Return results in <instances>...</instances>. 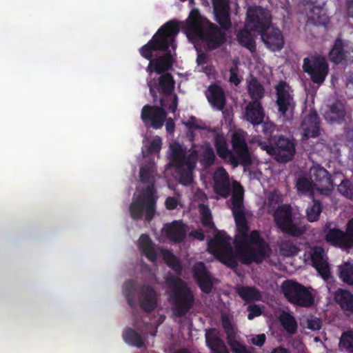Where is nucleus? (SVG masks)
<instances>
[{"mask_svg": "<svg viewBox=\"0 0 353 353\" xmlns=\"http://www.w3.org/2000/svg\"><path fill=\"white\" fill-rule=\"evenodd\" d=\"M232 186L230 208L238 231L234 241L238 257L245 265H250L253 262L261 263L268 256L270 246L261 236L258 230H252L248 234L249 226L244 212L243 187L236 181H232Z\"/></svg>", "mask_w": 353, "mask_h": 353, "instance_id": "obj_1", "label": "nucleus"}, {"mask_svg": "<svg viewBox=\"0 0 353 353\" xmlns=\"http://www.w3.org/2000/svg\"><path fill=\"white\" fill-rule=\"evenodd\" d=\"M251 19L248 26L256 32L262 41L270 50L280 51L284 46V38L280 29L272 26V17L269 12L261 6L254 7L250 11Z\"/></svg>", "mask_w": 353, "mask_h": 353, "instance_id": "obj_2", "label": "nucleus"}, {"mask_svg": "<svg viewBox=\"0 0 353 353\" xmlns=\"http://www.w3.org/2000/svg\"><path fill=\"white\" fill-rule=\"evenodd\" d=\"M179 32V24L174 21H169L163 24L152 39L139 49L141 55L150 61L146 68V71L150 74L154 71L153 52L155 51H166L170 46L174 48L172 43Z\"/></svg>", "mask_w": 353, "mask_h": 353, "instance_id": "obj_3", "label": "nucleus"}, {"mask_svg": "<svg viewBox=\"0 0 353 353\" xmlns=\"http://www.w3.org/2000/svg\"><path fill=\"white\" fill-rule=\"evenodd\" d=\"M166 282L172 288L169 301L172 306L173 314L176 317H183L192 309L195 297L191 288L179 276L169 277Z\"/></svg>", "mask_w": 353, "mask_h": 353, "instance_id": "obj_4", "label": "nucleus"}, {"mask_svg": "<svg viewBox=\"0 0 353 353\" xmlns=\"http://www.w3.org/2000/svg\"><path fill=\"white\" fill-rule=\"evenodd\" d=\"M123 293L128 305L132 308L136 306V294L141 309L145 313L152 312L157 306V293L150 285L143 284L137 288L136 281L129 279L123 284Z\"/></svg>", "mask_w": 353, "mask_h": 353, "instance_id": "obj_5", "label": "nucleus"}, {"mask_svg": "<svg viewBox=\"0 0 353 353\" xmlns=\"http://www.w3.org/2000/svg\"><path fill=\"white\" fill-rule=\"evenodd\" d=\"M225 30H222L216 24L207 21L203 26L199 20H194L188 26V36L194 39L205 42L209 50H212L220 48L226 41Z\"/></svg>", "mask_w": 353, "mask_h": 353, "instance_id": "obj_6", "label": "nucleus"}, {"mask_svg": "<svg viewBox=\"0 0 353 353\" xmlns=\"http://www.w3.org/2000/svg\"><path fill=\"white\" fill-rule=\"evenodd\" d=\"M152 185L146 186L138 196L133 199L129 206V213L133 220L143 219L150 223L156 213L157 197Z\"/></svg>", "mask_w": 353, "mask_h": 353, "instance_id": "obj_7", "label": "nucleus"}, {"mask_svg": "<svg viewBox=\"0 0 353 353\" xmlns=\"http://www.w3.org/2000/svg\"><path fill=\"white\" fill-rule=\"evenodd\" d=\"M230 237L223 231H219L208 243V251L222 263L231 269L238 266L237 258L230 244Z\"/></svg>", "mask_w": 353, "mask_h": 353, "instance_id": "obj_8", "label": "nucleus"}, {"mask_svg": "<svg viewBox=\"0 0 353 353\" xmlns=\"http://www.w3.org/2000/svg\"><path fill=\"white\" fill-rule=\"evenodd\" d=\"M260 145L263 150L274 157V159L281 163L291 161L296 154V140L283 135L274 137L272 143H264Z\"/></svg>", "mask_w": 353, "mask_h": 353, "instance_id": "obj_9", "label": "nucleus"}, {"mask_svg": "<svg viewBox=\"0 0 353 353\" xmlns=\"http://www.w3.org/2000/svg\"><path fill=\"white\" fill-rule=\"evenodd\" d=\"M281 291L285 298L294 305L310 307L314 303L312 292L296 281L289 279L284 281L281 284Z\"/></svg>", "mask_w": 353, "mask_h": 353, "instance_id": "obj_10", "label": "nucleus"}, {"mask_svg": "<svg viewBox=\"0 0 353 353\" xmlns=\"http://www.w3.org/2000/svg\"><path fill=\"white\" fill-rule=\"evenodd\" d=\"M274 88L278 113L283 120L289 121L292 118L296 107L293 94L290 92V87L285 81H281Z\"/></svg>", "mask_w": 353, "mask_h": 353, "instance_id": "obj_11", "label": "nucleus"}, {"mask_svg": "<svg viewBox=\"0 0 353 353\" xmlns=\"http://www.w3.org/2000/svg\"><path fill=\"white\" fill-rule=\"evenodd\" d=\"M276 226L284 233L291 236L299 237L305 232L304 227H300L293 221L292 212L289 205L279 207L274 213Z\"/></svg>", "mask_w": 353, "mask_h": 353, "instance_id": "obj_12", "label": "nucleus"}, {"mask_svg": "<svg viewBox=\"0 0 353 353\" xmlns=\"http://www.w3.org/2000/svg\"><path fill=\"white\" fill-rule=\"evenodd\" d=\"M303 69L310 75L311 81L316 84H322L329 72L328 64L325 59L318 56L303 59Z\"/></svg>", "mask_w": 353, "mask_h": 353, "instance_id": "obj_13", "label": "nucleus"}, {"mask_svg": "<svg viewBox=\"0 0 353 353\" xmlns=\"http://www.w3.org/2000/svg\"><path fill=\"white\" fill-rule=\"evenodd\" d=\"M160 106L145 105L141 114V118L144 123L151 122V126L154 129L161 128L167 117V112L165 110V103L163 98L159 101Z\"/></svg>", "mask_w": 353, "mask_h": 353, "instance_id": "obj_14", "label": "nucleus"}, {"mask_svg": "<svg viewBox=\"0 0 353 353\" xmlns=\"http://www.w3.org/2000/svg\"><path fill=\"white\" fill-rule=\"evenodd\" d=\"M310 179L315 188L321 194H327L333 188V181L330 174L323 167L317 165L310 170Z\"/></svg>", "mask_w": 353, "mask_h": 353, "instance_id": "obj_15", "label": "nucleus"}, {"mask_svg": "<svg viewBox=\"0 0 353 353\" xmlns=\"http://www.w3.org/2000/svg\"><path fill=\"white\" fill-rule=\"evenodd\" d=\"M192 274L201 292L210 294L214 286L213 278L203 262H197L193 265Z\"/></svg>", "mask_w": 353, "mask_h": 353, "instance_id": "obj_16", "label": "nucleus"}, {"mask_svg": "<svg viewBox=\"0 0 353 353\" xmlns=\"http://www.w3.org/2000/svg\"><path fill=\"white\" fill-rule=\"evenodd\" d=\"M222 327L226 334L227 343L233 353H249L245 346L236 339V332L231 321L226 316L221 317Z\"/></svg>", "mask_w": 353, "mask_h": 353, "instance_id": "obj_17", "label": "nucleus"}, {"mask_svg": "<svg viewBox=\"0 0 353 353\" xmlns=\"http://www.w3.org/2000/svg\"><path fill=\"white\" fill-rule=\"evenodd\" d=\"M232 146L234 152L241 160L243 165L247 166L251 164L252 160L245 137L238 132H235L232 137Z\"/></svg>", "mask_w": 353, "mask_h": 353, "instance_id": "obj_18", "label": "nucleus"}, {"mask_svg": "<svg viewBox=\"0 0 353 353\" xmlns=\"http://www.w3.org/2000/svg\"><path fill=\"white\" fill-rule=\"evenodd\" d=\"M303 138H316L320 135V118L316 110H312L301 123Z\"/></svg>", "mask_w": 353, "mask_h": 353, "instance_id": "obj_19", "label": "nucleus"}, {"mask_svg": "<svg viewBox=\"0 0 353 353\" xmlns=\"http://www.w3.org/2000/svg\"><path fill=\"white\" fill-rule=\"evenodd\" d=\"M254 8H250L247 11V17H246V21L245 23L244 28L241 29L239 31V32L236 34V39L239 42V43L247 48L250 52H256V42L254 38V36L252 34V32L257 33L256 32H254L251 28L248 26V23L249 21L251 19L250 17V11L254 10Z\"/></svg>", "mask_w": 353, "mask_h": 353, "instance_id": "obj_20", "label": "nucleus"}, {"mask_svg": "<svg viewBox=\"0 0 353 353\" xmlns=\"http://www.w3.org/2000/svg\"><path fill=\"white\" fill-rule=\"evenodd\" d=\"M245 119L254 127L261 125L265 118V110L261 102L250 101L245 108Z\"/></svg>", "mask_w": 353, "mask_h": 353, "instance_id": "obj_21", "label": "nucleus"}, {"mask_svg": "<svg viewBox=\"0 0 353 353\" xmlns=\"http://www.w3.org/2000/svg\"><path fill=\"white\" fill-rule=\"evenodd\" d=\"M216 21L223 30H228L232 27L230 8L228 3L223 1H217L214 6Z\"/></svg>", "mask_w": 353, "mask_h": 353, "instance_id": "obj_22", "label": "nucleus"}, {"mask_svg": "<svg viewBox=\"0 0 353 353\" xmlns=\"http://www.w3.org/2000/svg\"><path fill=\"white\" fill-rule=\"evenodd\" d=\"M210 105L217 110H223L226 104V97L223 88L215 83L209 85L205 93Z\"/></svg>", "mask_w": 353, "mask_h": 353, "instance_id": "obj_23", "label": "nucleus"}, {"mask_svg": "<svg viewBox=\"0 0 353 353\" xmlns=\"http://www.w3.org/2000/svg\"><path fill=\"white\" fill-rule=\"evenodd\" d=\"M324 250L320 246L313 248L311 261L312 266L315 268L318 273L325 279H327L330 275V268L324 259Z\"/></svg>", "mask_w": 353, "mask_h": 353, "instance_id": "obj_24", "label": "nucleus"}, {"mask_svg": "<svg viewBox=\"0 0 353 353\" xmlns=\"http://www.w3.org/2000/svg\"><path fill=\"white\" fill-rule=\"evenodd\" d=\"M198 153L196 150H193L188 155L185 154V149L181 145L176 144L172 148V163L175 168H181L185 165L189 161H196Z\"/></svg>", "mask_w": 353, "mask_h": 353, "instance_id": "obj_25", "label": "nucleus"}, {"mask_svg": "<svg viewBox=\"0 0 353 353\" xmlns=\"http://www.w3.org/2000/svg\"><path fill=\"white\" fill-rule=\"evenodd\" d=\"M165 234L170 241L181 243L186 236L185 225L181 221H174L166 225Z\"/></svg>", "mask_w": 353, "mask_h": 353, "instance_id": "obj_26", "label": "nucleus"}, {"mask_svg": "<svg viewBox=\"0 0 353 353\" xmlns=\"http://www.w3.org/2000/svg\"><path fill=\"white\" fill-rule=\"evenodd\" d=\"M325 241L330 245L341 248H350L346 232L338 228H330L325 234Z\"/></svg>", "mask_w": 353, "mask_h": 353, "instance_id": "obj_27", "label": "nucleus"}, {"mask_svg": "<svg viewBox=\"0 0 353 353\" xmlns=\"http://www.w3.org/2000/svg\"><path fill=\"white\" fill-rule=\"evenodd\" d=\"M214 190L220 196L226 199L231 194V187L228 174L223 170L219 176L214 178Z\"/></svg>", "mask_w": 353, "mask_h": 353, "instance_id": "obj_28", "label": "nucleus"}, {"mask_svg": "<svg viewBox=\"0 0 353 353\" xmlns=\"http://www.w3.org/2000/svg\"><path fill=\"white\" fill-rule=\"evenodd\" d=\"M156 172L157 168L154 162H148L140 167L139 176L141 182L143 183H148L147 186L152 185L154 193H156V189L154 187V175Z\"/></svg>", "mask_w": 353, "mask_h": 353, "instance_id": "obj_29", "label": "nucleus"}, {"mask_svg": "<svg viewBox=\"0 0 353 353\" xmlns=\"http://www.w3.org/2000/svg\"><path fill=\"white\" fill-rule=\"evenodd\" d=\"M334 299L343 310L353 314V294L350 291L338 289L334 294Z\"/></svg>", "mask_w": 353, "mask_h": 353, "instance_id": "obj_30", "label": "nucleus"}, {"mask_svg": "<svg viewBox=\"0 0 353 353\" xmlns=\"http://www.w3.org/2000/svg\"><path fill=\"white\" fill-rule=\"evenodd\" d=\"M163 52H165L163 55L154 60V72L159 74L166 73L165 72L171 70L174 61L169 48Z\"/></svg>", "mask_w": 353, "mask_h": 353, "instance_id": "obj_31", "label": "nucleus"}, {"mask_svg": "<svg viewBox=\"0 0 353 353\" xmlns=\"http://www.w3.org/2000/svg\"><path fill=\"white\" fill-rule=\"evenodd\" d=\"M139 248L149 261L154 262L157 260L154 244L148 234H143L140 236Z\"/></svg>", "mask_w": 353, "mask_h": 353, "instance_id": "obj_32", "label": "nucleus"}, {"mask_svg": "<svg viewBox=\"0 0 353 353\" xmlns=\"http://www.w3.org/2000/svg\"><path fill=\"white\" fill-rule=\"evenodd\" d=\"M308 21L316 26H327L329 23V18L325 10L320 6H312L308 13Z\"/></svg>", "mask_w": 353, "mask_h": 353, "instance_id": "obj_33", "label": "nucleus"}, {"mask_svg": "<svg viewBox=\"0 0 353 353\" xmlns=\"http://www.w3.org/2000/svg\"><path fill=\"white\" fill-rule=\"evenodd\" d=\"M330 60L334 64L341 63L346 59V52L344 49V42L341 38H337L329 53Z\"/></svg>", "mask_w": 353, "mask_h": 353, "instance_id": "obj_34", "label": "nucleus"}, {"mask_svg": "<svg viewBox=\"0 0 353 353\" xmlns=\"http://www.w3.org/2000/svg\"><path fill=\"white\" fill-rule=\"evenodd\" d=\"M278 319L283 330L289 334L293 335L296 333L298 325L295 317L290 312L282 311Z\"/></svg>", "mask_w": 353, "mask_h": 353, "instance_id": "obj_35", "label": "nucleus"}, {"mask_svg": "<svg viewBox=\"0 0 353 353\" xmlns=\"http://www.w3.org/2000/svg\"><path fill=\"white\" fill-rule=\"evenodd\" d=\"M248 92L252 101H256V102H261V100L265 96L263 85L256 77L252 76L250 81H248Z\"/></svg>", "mask_w": 353, "mask_h": 353, "instance_id": "obj_36", "label": "nucleus"}, {"mask_svg": "<svg viewBox=\"0 0 353 353\" xmlns=\"http://www.w3.org/2000/svg\"><path fill=\"white\" fill-rule=\"evenodd\" d=\"M175 88V81L170 73L161 74L159 77L158 90L164 95H170Z\"/></svg>", "mask_w": 353, "mask_h": 353, "instance_id": "obj_37", "label": "nucleus"}, {"mask_svg": "<svg viewBox=\"0 0 353 353\" xmlns=\"http://www.w3.org/2000/svg\"><path fill=\"white\" fill-rule=\"evenodd\" d=\"M196 161H189L185 165L181 168H176L178 170L179 181L181 184L188 186L193 181L192 172L196 166Z\"/></svg>", "mask_w": 353, "mask_h": 353, "instance_id": "obj_38", "label": "nucleus"}, {"mask_svg": "<svg viewBox=\"0 0 353 353\" xmlns=\"http://www.w3.org/2000/svg\"><path fill=\"white\" fill-rule=\"evenodd\" d=\"M205 337L206 345L212 352L225 346L223 341L219 336V332L215 328L207 330Z\"/></svg>", "mask_w": 353, "mask_h": 353, "instance_id": "obj_39", "label": "nucleus"}, {"mask_svg": "<svg viewBox=\"0 0 353 353\" xmlns=\"http://www.w3.org/2000/svg\"><path fill=\"white\" fill-rule=\"evenodd\" d=\"M345 111L344 106L341 103H334L325 114V119L331 123H341L344 121Z\"/></svg>", "mask_w": 353, "mask_h": 353, "instance_id": "obj_40", "label": "nucleus"}, {"mask_svg": "<svg viewBox=\"0 0 353 353\" xmlns=\"http://www.w3.org/2000/svg\"><path fill=\"white\" fill-rule=\"evenodd\" d=\"M237 293L246 302L260 301L261 294L255 287L242 286L239 288Z\"/></svg>", "mask_w": 353, "mask_h": 353, "instance_id": "obj_41", "label": "nucleus"}, {"mask_svg": "<svg viewBox=\"0 0 353 353\" xmlns=\"http://www.w3.org/2000/svg\"><path fill=\"white\" fill-rule=\"evenodd\" d=\"M124 341L134 347L141 348L144 345L142 336L132 328H127L123 332Z\"/></svg>", "mask_w": 353, "mask_h": 353, "instance_id": "obj_42", "label": "nucleus"}, {"mask_svg": "<svg viewBox=\"0 0 353 353\" xmlns=\"http://www.w3.org/2000/svg\"><path fill=\"white\" fill-rule=\"evenodd\" d=\"M214 147L216 153L221 159H225L230 154V151L226 142V139L223 134L216 133L214 136Z\"/></svg>", "mask_w": 353, "mask_h": 353, "instance_id": "obj_43", "label": "nucleus"}, {"mask_svg": "<svg viewBox=\"0 0 353 353\" xmlns=\"http://www.w3.org/2000/svg\"><path fill=\"white\" fill-rule=\"evenodd\" d=\"M162 255L163 260L169 268L176 274L181 273L183 268L181 261L170 250H163Z\"/></svg>", "mask_w": 353, "mask_h": 353, "instance_id": "obj_44", "label": "nucleus"}, {"mask_svg": "<svg viewBox=\"0 0 353 353\" xmlns=\"http://www.w3.org/2000/svg\"><path fill=\"white\" fill-rule=\"evenodd\" d=\"M339 276L343 283L353 285V263L345 262L339 265Z\"/></svg>", "mask_w": 353, "mask_h": 353, "instance_id": "obj_45", "label": "nucleus"}, {"mask_svg": "<svg viewBox=\"0 0 353 353\" xmlns=\"http://www.w3.org/2000/svg\"><path fill=\"white\" fill-rule=\"evenodd\" d=\"M323 210L321 203L316 199H313L312 204L307 206L306 209V217L308 221L314 222L319 219Z\"/></svg>", "mask_w": 353, "mask_h": 353, "instance_id": "obj_46", "label": "nucleus"}, {"mask_svg": "<svg viewBox=\"0 0 353 353\" xmlns=\"http://www.w3.org/2000/svg\"><path fill=\"white\" fill-rule=\"evenodd\" d=\"M216 156L212 146L208 143L203 147L200 162L205 168H209L214 163Z\"/></svg>", "mask_w": 353, "mask_h": 353, "instance_id": "obj_47", "label": "nucleus"}, {"mask_svg": "<svg viewBox=\"0 0 353 353\" xmlns=\"http://www.w3.org/2000/svg\"><path fill=\"white\" fill-rule=\"evenodd\" d=\"M315 186L310 180L306 177H300L296 182V188L299 193L313 195Z\"/></svg>", "mask_w": 353, "mask_h": 353, "instance_id": "obj_48", "label": "nucleus"}, {"mask_svg": "<svg viewBox=\"0 0 353 353\" xmlns=\"http://www.w3.org/2000/svg\"><path fill=\"white\" fill-rule=\"evenodd\" d=\"M201 221L202 225L209 229H214L215 225L212 221V213L208 205L201 204L199 205Z\"/></svg>", "mask_w": 353, "mask_h": 353, "instance_id": "obj_49", "label": "nucleus"}, {"mask_svg": "<svg viewBox=\"0 0 353 353\" xmlns=\"http://www.w3.org/2000/svg\"><path fill=\"white\" fill-rule=\"evenodd\" d=\"M339 345L348 352H353V331H347L342 334Z\"/></svg>", "mask_w": 353, "mask_h": 353, "instance_id": "obj_50", "label": "nucleus"}, {"mask_svg": "<svg viewBox=\"0 0 353 353\" xmlns=\"http://www.w3.org/2000/svg\"><path fill=\"white\" fill-rule=\"evenodd\" d=\"M339 192L347 198H353V185L348 179H344L338 186Z\"/></svg>", "mask_w": 353, "mask_h": 353, "instance_id": "obj_51", "label": "nucleus"}, {"mask_svg": "<svg viewBox=\"0 0 353 353\" xmlns=\"http://www.w3.org/2000/svg\"><path fill=\"white\" fill-rule=\"evenodd\" d=\"M281 250L285 256H292L296 255L300 249L294 243L290 241H285L281 244Z\"/></svg>", "mask_w": 353, "mask_h": 353, "instance_id": "obj_52", "label": "nucleus"}, {"mask_svg": "<svg viewBox=\"0 0 353 353\" xmlns=\"http://www.w3.org/2000/svg\"><path fill=\"white\" fill-rule=\"evenodd\" d=\"M161 145L162 141L161 137H154L150 143L149 146L147 148L148 154L159 153L161 150Z\"/></svg>", "mask_w": 353, "mask_h": 353, "instance_id": "obj_53", "label": "nucleus"}, {"mask_svg": "<svg viewBox=\"0 0 353 353\" xmlns=\"http://www.w3.org/2000/svg\"><path fill=\"white\" fill-rule=\"evenodd\" d=\"M262 129H263V133L264 134L265 137L267 138L272 137L274 132L276 129V125L274 123L267 121V122H263L262 123Z\"/></svg>", "mask_w": 353, "mask_h": 353, "instance_id": "obj_54", "label": "nucleus"}, {"mask_svg": "<svg viewBox=\"0 0 353 353\" xmlns=\"http://www.w3.org/2000/svg\"><path fill=\"white\" fill-rule=\"evenodd\" d=\"M248 311L249 312L248 315V319L249 320H252L254 318L259 316L262 314V310L260 306L256 304L250 305L248 307Z\"/></svg>", "mask_w": 353, "mask_h": 353, "instance_id": "obj_55", "label": "nucleus"}, {"mask_svg": "<svg viewBox=\"0 0 353 353\" xmlns=\"http://www.w3.org/2000/svg\"><path fill=\"white\" fill-rule=\"evenodd\" d=\"M230 83L234 84L236 86L239 85L241 81V79L238 77L239 68L237 65L232 67L230 69Z\"/></svg>", "mask_w": 353, "mask_h": 353, "instance_id": "obj_56", "label": "nucleus"}, {"mask_svg": "<svg viewBox=\"0 0 353 353\" xmlns=\"http://www.w3.org/2000/svg\"><path fill=\"white\" fill-rule=\"evenodd\" d=\"M345 232L350 247L351 248L353 246V218L348 221Z\"/></svg>", "mask_w": 353, "mask_h": 353, "instance_id": "obj_57", "label": "nucleus"}, {"mask_svg": "<svg viewBox=\"0 0 353 353\" xmlns=\"http://www.w3.org/2000/svg\"><path fill=\"white\" fill-rule=\"evenodd\" d=\"M185 125L189 129L203 130L204 127L196 123V119L194 116H191L189 120L185 123Z\"/></svg>", "mask_w": 353, "mask_h": 353, "instance_id": "obj_58", "label": "nucleus"}, {"mask_svg": "<svg viewBox=\"0 0 353 353\" xmlns=\"http://www.w3.org/2000/svg\"><path fill=\"white\" fill-rule=\"evenodd\" d=\"M266 340L265 334L255 335L251 339L252 343L258 347H262Z\"/></svg>", "mask_w": 353, "mask_h": 353, "instance_id": "obj_59", "label": "nucleus"}, {"mask_svg": "<svg viewBox=\"0 0 353 353\" xmlns=\"http://www.w3.org/2000/svg\"><path fill=\"white\" fill-rule=\"evenodd\" d=\"M307 327L314 331L319 330L321 327V322L317 318L309 319L307 321Z\"/></svg>", "mask_w": 353, "mask_h": 353, "instance_id": "obj_60", "label": "nucleus"}, {"mask_svg": "<svg viewBox=\"0 0 353 353\" xmlns=\"http://www.w3.org/2000/svg\"><path fill=\"white\" fill-rule=\"evenodd\" d=\"M165 205L169 210H174L178 205V201L175 197L169 196L165 201Z\"/></svg>", "mask_w": 353, "mask_h": 353, "instance_id": "obj_61", "label": "nucleus"}, {"mask_svg": "<svg viewBox=\"0 0 353 353\" xmlns=\"http://www.w3.org/2000/svg\"><path fill=\"white\" fill-rule=\"evenodd\" d=\"M190 236L199 240V241H203L205 239V234L201 229H197L192 230L190 232Z\"/></svg>", "mask_w": 353, "mask_h": 353, "instance_id": "obj_62", "label": "nucleus"}, {"mask_svg": "<svg viewBox=\"0 0 353 353\" xmlns=\"http://www.w3.org/2000/svg\"><path fill=\"white\" fill-rule=\"evenodd\" d=\"M178 105V97L176 94H174L171 99V103L169 105L168 109L169 110L174 113L177 109Z\"/></svg>", "mask_w": 353, "mask_h": 353, "instance_id": "obj_63", "label": "nucleus"}, {"mask_svg": "<svg viewBox=\"0 0 353 353\" xmlns=\"http://www.w3.org/2000/svg\"><path fill=\"white\" fill-rule=\"evenodd\" d=\"M208 62V56L205 52H201L198 53L196 63L198 65H204Z\"/></svg>", "mask_w": 353, "mask_h": 353, "instance_id": "obj_64", "label": "nucleus"}]
</instances>
